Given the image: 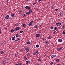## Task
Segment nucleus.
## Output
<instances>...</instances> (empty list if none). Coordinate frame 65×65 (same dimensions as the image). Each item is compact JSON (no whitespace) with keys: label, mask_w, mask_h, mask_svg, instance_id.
<instances>
[{"label":"nucleus","mask_w":65,"mask_h":65,"mask_svg":"<svg viewBox=\"0 0 65 65\" xmlns=\"http://www.w3.org/2000/svg\"><path fill=\"white\" fill-rule=\"evenodd\" d=\"M7 60V59L6 58H5L3 59V60H4V61L3 62V63L4 64H5L7 63L6 60Z\"/></svg>","instance_id":"1"},{"label":"nucleus","mask_w":65,"mask_h":65,"mask_svg":"<svg viewBox=\"0 0 65 65\" xmlns=\"http://www.w3.org/2000/svg\"><path fill=\"white\" fill-rule=\"evenodd\" d=\"M5 20H9L10 18H9V15H6L5 18Z\"/></svg>","instance_id":"2"},{"label":"nucleus","mask_w":65,"mask_h":65,"mask_svg":"<svg viewBox=\"0 0 65 65\" xmlns=\"http://www.w3.org/2000/svg\"><path fill=\"white\" fill-rule=\"evenodd\" d=\"M61 23L60 22H58L57 23H56V26H61Z\"/></svg>","instance_id":"3"},{"label":"nucleus","mask_w":65,"mask_h":65,"mask_svg":"<svg viewBox=\"0 0 65 65\" xmlns=\"http://www.w3.org/2000/svg\"><path fill=\"white\" fill-rule=\"evenodd\" d=\"M39 54V52L38 51L35 52L34 53V55H37Z\"/></svg>","instance_id":"4"},{"label":"nucleus","mask_w":65,"mask_h":65,"mask_svg":"<svg viewBox=\"0 0 65 65\" xmlns=\"http://www.w3.org/2000/svg\"><path fill=\"white\" fill-rule=\"evenodd\" d=\"M33 22V20L31 21L30 23L28 25V26H30L32 25V24Z\"/></svg>","instance_id":"5"},{"label":"nucleus","mask_w":65,"mask_h":65,"mask_svg":"<svg viewBox=\"0 0 65 65\" xmlns=\"http://www.w3.org/2000/svg\"><path fill=\"white\" fill-rule=\"evenodd\" d=\"M25 8L26 9H27V10H30V8L28 6H26Z\"/></svg>","instance_id":"6"},{"label":"nucleus","mask_w":65,"mask_h":65,"mask_svg":"<svg viewBox=\"0 0 65 65\" xmlns=\"http://www.w3.org/2000/svg\"><path fill=\"white\" fill-rule=\"evenodd\" d=\"M25 50L26 52H28L29 51V48L28 47H26L25 48Z\"/></svg>","instance_id":"7"},{"label":"nucleus","mask_w":65,"mask_h":65,"mask_svg":"<svg viewBox=\"0 0 65 65\" xmlns=\"http://www.w3.org/2000/svg\"><path fill=\"white\" fill-rule=\"evenodd\" d=\"M63 48V47H61L60 48H57V50L58 51H61V50H62V49Z\"/></svg>","instance_id":"8"},{"label":"nucleus","mask_w":65,"mask_h":65,"mask_svg":"<svg viewBox=\"0 0 65 65\" xmlns=\"http://www.w3.org/2000/svg\"><path fill=\"white\" fill-rule=\"evenodd\" d=\"M15 15V14L14 13H12L11 14V16L12 17H14Z\"/></svg>","instance_id":"9"},{"label":"nucleus","mask_w":65,"mask_h":65,"mask_svg":"<svg viewBox=\"0 0 65 65\" xmlns=\"http://www.w3.org/2000/svg\"><path fill=\"white\" fill-rule=\"evenodd\" d=\"M58 42H61L62 41V40L61 39H59L58 40Z\"/></svg>","instance_id":"10"},{"label":"nucleus","mask_w":65,"mask_h":65,"mask_svg":"<svg viewBox=\"0 0 65 65\" xmlns=\"http://www.w3.org/2000/svg\"><path fill=\"white\" fill-rule=\"evenodd\" d=\"M12 40H15V37L14 36L13 37H12Z\"/></svg>","instance_id":"11"},{"label":"nucleus","mask_w":65,"mask_h":65,"mask_svg":"<svg viewBox=\"0 0 65 65\" xmlns=\"http://www.w3.org/2000/svg\"><path fill=\"white\" fill-rule=\"evenodd\" d=\"M30 62L31 61H30L29 60L27 61L26 62V63L27 64H28V63H30Z\"/></svg>","instance_id":"12"},{"label":"nucleus","mask_w":65,"mask_h":65,"mask_svg":"<svg viewBox=\"0 0 65 65\" xmlns=\"http://www.w3.org/2000/svg\"><path fill=\"white\" fill-rule=\"evenodd\" d=\"M38 61H41V59L40 58H38Z\"/></svg>","instance_id":"13"},{"label":"nucleus","mask_w":65,"mask_h":65,"mask_svg":"<svg viewBox=\"0 0 65 65\" xmlns=\"http://www.w3.org/2000/svg\"><path fill=\"white\" fill-rule=\"evenodd\" d=\"M39 36H40L39 34H37L36 35V36L37 37H38Z\"/></svg>","instance_id":"14"},{"label":"nucleus","mask_w":65,"mask_h":65,"mask_svg":"<svg viewBox=\"0 0 65 65\" xmlns=\"http://www.w3.org/2000/svg\"><path fill=\"white\" fill-rule=\"evenodd\" d=\"M57 55H52L51 56V57H56Z\"/></svg>","instance_id":"15"},{"label":"nucleus","mask_w":65,"mask_h":65,"mask_svg":"<svg viewBox=\"0 0 65 65\" xmlns=\"http://www.w3.org/2000/svg\"><path fill=\"white\" fill-rule=\"evenodd\" d=\"M16 29L17 30H19L20 29V27H17L16 28Z\"/></svg>","instance_id":"16"},{"label":"nucleus","mask_w":65,"mask_h":65,"mask_svg":"<svg viewBox=\"0 0 65 65\" xmlns=\"http://www.w3.org/2000/svg\"><path fill=\"white\" fill-rule=\"evenodd\" d=\"M45 44H47V43H49V42L47 41H46L45 42Z\"/></svg>","instance_id":"17"},{"label":"nucleus","mask_w":65,"mask_h":65,"mask_svg":"<svg viewBox=\"0 0 65 65\" xmlns=\"http://www.w3.org/2000/svg\"><path fill=\"white\" fill-rule=\"evenodd\" d=\"M56 33H57L56 31L55 30H53V34H56Z\"/></svg>","instance_id":"18"},{"label":"nucleus","mask_w":65,"mask_h":65,"mask_svg":"<svg viewBox=\"0 0 65 65\" xmlns=\"http://www.w3.org/2000/svg\"><path fill=\"white\" fill-rule=\"evenodd\" d=\"M23 11L22 10H20L19 11V13H22V12H23Z\"/></svg>","instance_id":"19"},{"label":"nucleus","mask_w":65,"mask_h":65,"mask_svg":"<svg viewBox=\"0 0 65 65\" xmlns=\"http://www.w3.org/2000/svg\"><path fill=\"white\" fill-rule=\"evenodd\" d=\"M30 13L29 12H27L26 13V14H28V15L30 14Z\"/></svg>","instance_id":"20"},{"label":"nucleus","mask_w":65,"mask_h":65,"mask_svg":"<svg viewBox=\"0 0 65 65\" xmlns=\"http://www.w3.org/2000/svg\"><path fill=\"white\" fill-rule=\"evenodd\" d=\"M51 7L52 8V9H54V8H55V6H54V5L52 6Z\"/></svg>","instance_id":"21"},{"label":"nucleus","mask_w":65,"mask_h":65,"mask_svg":"<svg viewBox=\"0 0 65 65\" xmlns=\"http://www.w3.org/2000/svg\"><path fill=\"white\" fill-rule=\"evenodd\" d=\"M52 36H49L48 37V39H52Z\"/></svg>","instance_id":"22"},{"label":"nucleus","mask_w":65,"mask_h":65,"mask_svg":"<svg viewBox=\"0 0 65 65\" xmlns=\"http://www.w3.org/2000/svg\"><path fill=\"white\" fill-rule=\"evenodd\" d=\"M65 28V26H63L62 27V29H64Z\"/></svg>","instance_id":"23"},{"label":"nucleus","mask_w":65,"mask_h":65,"mask_svg":"<svg viewBox=\"0 0 65 65\" xmlns=\"http://www.w3.org/2000/svg\"><path fill=\"white\" fill-rule=\"evenodd\" d=\"M56 61L57 62H59V61H60V60L59 59H57L56 60Z\"/></svg>","instance_id":"24"},{"label":"nucleus","mask_w":65,"mask_h":65,"mask_svg":"<svg viewBox=\"0 0 65 65\" xmlns=\"http://www.w3.org/2000/svg\"><path fill=\"white\" fill-rule=\"evenodd\" d=\"M38 26H37V25H36L34 26V28H37Z\"/></svg>","instance_id":"25"},{"label":"nucleus","mask_w":65,"mask_h":65,"mask_svg":"<svg viewBox=\"0 0 65 65\" xmlns=\"http://www.w3.org/2000/svg\"><path fill=\"white\" fill-rule=\"evenodd\" d=\"M23 27H25V26H26V24H23Z\"/></svg>","instance_id":"26"},{"label":"nucleus","mask_w":65,"mask_h":65,"mask_svg":"<svg viewBox=\"0 0 65 65\" xmlns=\"http://www.w3.org/2000/svg\"><path fill=\"white\" fill-rule=\"evenodd\" d=\"M22 16H23V17H25V14H22Z\"/></svg>","instance_id":"27"},{"label":"nucleus","mask_w":65,"mask_h":65,"mask_svg":"<svg viewBox=\"0 0 65 65\" xmlns=\"http://www.w3.org/2000/svg\"><path fill=\"white\" fill-rule=\"evenodd\" d=\"M29 12H30V13H31V12H32V10L30 9L29 10Z\"/></svg>","instance_id":"28"},{"label":"nucleus","mask_w":65,"mask_h":65,"mask_svg":"<svg viewBox=\"0 0 65 65\" xmlns=\"http://www.w3.org/2000/svg\"><path fill=\"white\" fill-rule=\"evenodd\" d=\"M50 28L51 29H53L54 28V27H53V26H51V27Z\"/></svg>","instance_id":"29"},{"label":"nucleus","mask_w":65,"mask_h":65,"mask_svg":"<svg viewBox=\"0 0 65 65\" xmlns=\"http://www.w3.org/2000/svg\"><path fill=\"white\" fill-rule=\"evenodd\" d=\"M14 31V30L13 29H11V32H13Z\"/></svg>","instance_id":"30"},{"label":"nucleus","mask_w":65,"mask_h":65,"mask_svg":"<svg viewBox=\"0 0 65 65\" xmlns=\"http://www.w3.org/2000/svg\"><path fill=\"white\" fill-rule=\"evenodd\" d=\"M16 37H19V35H18V34L16 35Z\"/></svg>","instance_id":"31"},{"label":"nucleus","mask_w":65,"mask_h":65,"mask_svg":"<svg viewBox=\"0 0 65 65\" xmlns=\"http://www.w3.org/2000/svg\"><path fill=\"white\" fill-rule=\"evenodd\" d=\"M6 41H5L4 42L3 44L4 45V44H5V43H6Z\"/></svg>","instance_id":"32"},{"label":"nucleus","mask_w":65,"mask_h":65,"mask_svg":"<svg viewBox=\"0 0 65 65\" xmlns=\"http://www.w3.org/2000/svg\"><path fill=\"white\" fill-rule=\"evenodd\" d=\"M30 42L29 41L27 43V44H30Z\"/></svg>","instance_id":"33"},{"label":"nucleus","mask_w":65,"mask_h":65,"mask_svg":"<svg viewBox=\"0 0 65 65\" xmlns=\"http://www.w3.org/2000/svg\"><path fill=\"white\" fill-rule=\"evenodd\" d=\"M3 53H4V52L2 51L1 52V54H3Z\"/></svg>","instance_id":"34"},{"label":"nucleus","mask_w":65,"mask_h":65,"mask_svg":"<svg viewBox=\"0 0 65 65\" xmlns=\"http://www.w3.org/2000/svg\"><path fill=\"white\" fill-rule=\"evenodd\" d=\"M62 34H65V31H63L62 32Z\"/></svg>","instance_id":"35"},{"label":"nucleus","mask_w":65,"mask_h":65,"mask_svg":"<svg viewBox=\"0 0 65 65\" xmlns=\"http://www.w3.org/2000/svg\"><path fill=\"white\" fill-rule=\"evenodd\" d=\"M19 65H22V63H18Z\"/></svg>","instance_id":"36"},{"label":"nucleus","mask_w":65,"mask_h":65,"mask_svg":"<svg viewBox=\"0 0 65 65\" xmlns=\"http://www.w3.org/2000/svg\"><path fill=\"white\" fill-rule=\"evenodd\" d=\"M17 40L18 41V40H20V38H18L17 39Z\"/></svg>","instance_id":"37"},{"label":"nucleus","mask_w":65,"mask_h":65,"mask_svg":"<svg viewBox=\"0 0 65 65\" xmlns=\"http://www.w3.org/2000/svg\"><path fill=\"white\" fill-rule=\"evenodd\" d=\"M36 47H39V45H36Z\"/></svg>","instance_id":"38"},{"label":"nucleus","mask_w":65,"mask_h":65,"mask_svg":"<svg viewBox=\"0 0 65 65\" xmlns=\"http://www.w3.org/2000/svg\"><path fill=\"white\" fill-rule=\"evenodd\" d=\"M26 59H27V58L26 57H24V60H26Z\"/></svg>","instance_id":"39"},{"label":"nucleus","mask_w":65,"mask_h":65,"mask_svg":"<svg viewBox=\"0 0 65 65\" xmlns=\"http://www.w3.org/2000/svg\"><path fill=\"white\" fill-rule=\"evenodd\" d=\"M57 29V27H54V29L55 30H56Z\"/></svg>","instance_id":"40"},{"label":"nucleus","mask_w":65,"mask_h":65,"mask_svg":"<svg viewBox=\"0 0 65 65\" xmlns=\"http://www.w3.org/2000/svg\"><path fill=\"white\" fill-rule=\"evenodd\" d=\"M23 31L22 30H21L20 31V33H23Z\"/></svg>","instance_id":"41"},{"label":"nucleus","mask_w":65,"mask_h":65,"mask_svg":"<svg viewBox=\"0 0 65 65\" xmlns=\"http://www.w3.org/2000/svg\"><path fill=\"white\" fill-rule=\"evenodd\" d=\"M15 25L16 26H19V24L17 23L15 24Z\"/></svg>","instance_id":"42"},{"label":"nucleus","mask_w":65,"mask_h":65,"mask_svg":"<svg viewBox=\"0 0 65 65\" xmlns=\"http://www.w3.org/2000/svg\"><path fill=\"white\" fill-rule=\"evenodd\" d=\"M14 31L15 32V31H17V29H16V28H15V29H14Z\"/></svg>","instance_id":"43"},{"label":"nucleus","mask_w":65,"mask_h":65,"mask_svg":"<svg viewBox=\"0 0 65 65\" xmlns=\"http://www.w3.org/2000/svg\"><path fill=\"white\" fill-rule=\"evenodd\" d=\"M53 64V62H51L50 63V64L51 65H52V64Z\"/></svg>","instance_id":"44"},{"label":"nucleus","mask_w":65,"mask_h":65,"mask_svg":"<svg viewBox=\"0 0 65 65\" xmlns=\"http://www.w3.org/2000/svg\"><path fill=\"white\" fill-rule=\"evenodd\" d=\"M15 57H17V54H15Z\"/></svg>","instance_id":"45"},{"label":"nucleus","mask_w":65,"mask_h":65,"mask_svg":"<svg viewBox=\"0 0 65 65\" xmlns=\"http://www.w3.org/2000/svg\"><path fill=\"white\" fill-rule=\"evenodd\" d=\"M41 1V0H38V2H40Z\"/></svg>","instance_id":"46"},{"label":"nucleus","mask_w":65,"mask_h":65,"mask_svg":"<svg viewBox=\"0 0 65 65\" xmlns=\"http://www.w3.org/2000/svg\"><path fill=\"white\" fill-rule=\"evenodd\" d=\"M44 38H42V40H44Z\"/></svg>","instance_id":"47"},{"label":"nucleus","mask_w":65,"mask_h":65,"mask_svg":"<svg viewBox=\"0 0 65 65\" xmlns=\"http://www.w3.org/2000/svg\"><path fill=\"white\" fill-rule=\"evenodd\" d=\"M41 33V31H39L38 32V33H39V34H40V33Z\"/></svg>","instance_id":"48"},{"label":"nucleus","mask_w":65,"mask_h":65,"mask_svg":"<svg viewBox=\"0 0 65 65\" xmlns=\"http://www.w3.org/2000/svg\"><path fill=\"white\" fill-rule=\"evenodd\" d=\"M23 51V49H21L20 50V52H22V51Z\"/></svg>","instance_id":"49"},{"label":"nucleus","mask_w":65,"mask_h":65,"mask_svg":"<svg viewBox=\"0 0 65 65\" xmlns=\"http://www.w3.org/2000/svg\"><path fill=\"white\" fill-rule=\"evenodd\" d=\"M30 55V53H28V54H27V55L28 56H29V55Z\"/></svg>","instance_id":"50"},{"label":"nucleus","mask_w":65,"mask_h":65,"mask_svg":"<svg viewBox=\"0 0 65 65\" xmlns=\"http://www.w3.org/2000/svg\"><path fill=\"white\" fill-rule=\"evenodd\" d=\"M57 10H58V9H55V11H57Z\"/></svg>","instance_id":"51"},{"label":"nucleus","mask_w":65,"mask_h":65,"mask_svg":"<svg viewBox=\"0 0 65 65\" xmlns=\"http://www.w3.org/2000/svg\"><path fill=\"white\" fill-rule=\"evenodd\" d=\"M36 65H39V64L38 63L36 64Z\"/></svg>","instance_id":"52"},{"label":"nucleus","mask_w":65,"mask_h":65,"mask_svg":"<svg viewBox=\"0 0 65 65\" xmlns=\"http://www.w3.org/2000/svg\"><path fill=\"white\" fill-rule=\"evenodd\" d=\"M7 63H9V61H7Z\"/></svg>","instance_id":"53"},{"label":"nucleus","mask_w":65,"mask_h":65,"mask_svg":"<svg viewBox=\"0 0 65 65\" xmlns=\"http://www.w3.org/2000/svg\"><path fill=\"white\" fill-rule=\"evenodd\" d=\"M5 29H6V27H5Z\"/></svg>","instance_id":"54"},{"label":"nucleus","mask_w":65,"mask_h":65,"mask_svg":"<svg viewBox=\"0 0 65 65\" xmlns=\"http://www.w3.org/2000/svg\"><path fill=\"white\" fill-rule=\"evenodd\" d=\"M27 1H30V0H26Z\"/></svg>","instance_id":"55"},{"label":"nucleus","mask_w":65,"mask_h":65,"mask_svg":"<svg viewBox=\"0 0 65 65\" xmlns=\"http://www.w3.org/2000/svg\"><path fill=\"white\" fill-rule=\"evenodd\" d=\"M15 65H19V64H16Z\"/></svg>","instance_id":"56"},{"label":"nucleus","mask_w":65,"mask_h":65,"mask_svg":"<svg viewBox=\"0 0 65 65\" xmlns=\"http://www.w3.org/2000/svg\"><path fill=\"white\" fill-rule=\"evenodd\" d=\"M18 41V40H17H17H15V41Z\"/></svg>","instance_id":"57"},{"label":"nucleus","mask_w":65,"mask_h":65,"mask_svg":"<svg viewBox=\"0 0 65 65\" xmlns=\"http://www.w3.org/2000/svg\"><path fill=\"white\" fill-rule=\"evenodd\" d=\"M57 65H60V64H58Z\"/></svg>","instance_id":"58"},{"label":"nucleus","mask_w":65,"mask_h":65,"mask_svg":"<svg viewBox=\"0 0 65 65\" xmlns=\"http://www.w3.org/2000/svg\"><path fill=\"white\" fill-rule=\"evenodd\" d=\"M1 33V30H0V33Z\"/></svg>","instance_id":"59"},{"label":"nucleus","mask_w":65,"mask_h":65,"mask_svg":"<svg viewBox=\"0 0 65 65\" xmlns=\"http://www.w3.org/2000/svg\"><path fill=\"white\" fill-rule=\"evenodd\" d=\"M23 65H25V64H23Z\"/></svg>","instance_id":"60"},{"label":"nucleus","mask_w":65,"mask_h":65,"mask_svg":"<svg viewBox=\"0 0 65 65\" xmlns=\"http://www.w3.org/2000/svg\"><path fill=\"white\" fill-rule=\"evenodd\" d=\"M35 4H36V3H34V4H35Z\"/></svg>","instance_id":"61"},{"label":"nucleus","mask_w":65,"mask_h":65,"mask_svg":"<svg viewBox=\"0 0 65 65\" xmlns=\"http://www.w3.org/2000/svg\"><path fill=\"white\" fill-rule=\"evenodd\" d=\"M52 58H53V57H52Z\"/></svg>","instance_id":"62"}]
</instances>
